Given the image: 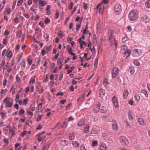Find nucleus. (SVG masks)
I'll list each match as a JSON object with an SVG mask.
<instances>
[{"label":"nucleus","mask_w":150,"mask_h":150,"mask_svg":"<svg viewBox=\"0 0 150 150\" xmlns=\"http://www.w3.org/2000/svg\"><path fill=\"white\" fill-rule=\"evenodd\" d=\"M129 17L131 21L136 20L138 17V11L136 10L131 11L129 15Z\"/></svg>","instance_id":"obj_1"},{"label":"nucleus","mask_w":150,"mask_h":150,"mask_svg":"<svg viewBox=\"0 0 150 150\" xmlns=\"http://www.w3.org/2000/svg\"><path fill=\"white\" fill-rule=\"evenodd\" d=\"M114 9L115 13L116 15L119 14L122 11L121 5L119 4H115L114 6Z\"/></svg>","instance_id":"obj_2"},{"label":"nucleus","mask_w":150,"mask_h":150,"mask_svg":"<svg viewBox=\"0 0 150 150\" xmlns=\"http://www.w3.org/2000/svg\"><path fill=\"white\" fill-rule=\"evenodd\" d=\"M142 53V51L141 50L139 49H136L132 51V54L134 57H138L141 55Z\"/></svg>","instance_id":"obj_3"},{"label":"nucleus","mask_w":150,"mask_h":150,"mask_svg":"<svg viewBox=\"0 0 150 150\" xmlns=\"http://www.w3.org/2000/svg\"><path fill=\"white\" fill-rule=\"evenodd\" d=\"M120 140L122 145H126L129 143L128 139L125 137H121Z\"/></svg>","instance_id":"obj_4"},{"label":"nucleus","mask_w":150,"mask_h":150,"mask_svg":"<svg viewBox=\"0 0 150 150\" xmlns=\"http://www.w3.org/2000/svg\"><path fill=\"white\" fill-rule=\"evenodd\" d=\"M119 69L117 67H114L113 68L111 72L112 76V78H115L118 73Z\"/></svg>","instance_id":"obj_5"},{"label":"nucleus","mask_w":150,"mask_h":150,"mask_svg":"<svg viewBox=\"0 0 150 150\" xmlns=\"http://www.w3.org/2000/svg\"><path fill=\"white\" fill-rule=\"evenodd\" d=\"M104 5L103 4V3L101 2L98 5L96 8L99 10V12L101 13H102L104 9Z\"/></svg>","instance_id":"obj_6"},{"label":"nucleus","mask_w":150,"mask_h":150,"mask_svg":"<svg viewBox=\"0 0 150 150\" xmlns=\"http://www.w3.org/2000/svg\"><path fill=\"white\" fill-rule=\"evenodd\" d=\"M110 45L111 46L115 48V49H116L117 47V41L115 40V39H113L111 40H110Z\"/></svg>","instance_id":"obj_7"},{"label":"nucleus","mask_w":150,"mask_h":150,"mask_svg":"<svg viewBox=\"0 0 150 150\" xmlns=\"http://www.w3.org/2000/svg\"><path fill=\"white\" fill-rule=\"evenodd\" d=\"M112 102L114 106L116 108H117L118 106V103L117 100V98L115 96H114L113 97L112 99Z\"/></svg>","instance_id":"obj_8"},{"label":"nucleus","mask_w":150,"mask_h":150,"mask_svg":"<svg viewBox=\"0 0 150 150\" xmlns=\"http://www.w3.org/2000/svg\"><path fill=\"white\" fill-rule=\"evenodd\" d=\"M114 31L112 30H109L108 31V35L109 36V40H111L113 39H115L114 36Z\"/></svg>","instance_id":"obj_9"},{"label":"nucleus","mask_w":150,"mask_h":150,"mask_svg":"<svg viewBox=\"0 0 150 150\" xmlns=\"http://www.w3.org/2000/svg\"><path fill=\"white\" fill-rule=\"evenodd\" d=\"M100 107V104L98 103L97 105L94 106L93 110L94 112L97 113L99 110Z\"/></svg>","instance_id":"obj_10"},{"label":"nucleus","mask_w":150,"mask_h":150,"mask_svg":"<svg viewBox=\"0 0 150 150\" xmlns=\"http://www.w3.org/2000/svg\"><path fill=\"white\" fill-rule=\"evenodd\" d=\"M112 129L115 131L118 130V126L116 122H115L112 124Z\"/></svg>","instance_id":"obj_11"},{"label":"nucleus","mask_w":150,"mask_h":150,"mask_svg":"<svg viewBox=\"0 0 150 150\" xmlns=\"http://www.w3.org/2000/svg\"><path fill=\"white\" fill-rule=\"evenodd\" d=\"M107 147L106 144L104 143H102L100 146V150H106Z\"/></svg>","instance_id":"obj_12"},{"label":"nucleus","mask_w":150,"mask_h":150,"mask_svg":"<svg viewBox=\"0 0 150 150\" xmlns=\"http://www.w3.org/2000/svg\"><path fill=\"white\" fill-rule=\"evenodd\" d=\"M122 53L124 55V57H125L126 58H127L129 57L131 54V52L129 50L125 52H124Z\"/></svg>","instance_id":"obj_13"},{"label":"nucleus","mask_w":150,"mask_h":150,"mask_svg":"<svg viewBox=\"0 0 150 150\" xmlns=\"http://www.w3.org/2000/svg\"><path fill=\"white\" fill-rule=\"evenodd\" d=\"M85 125V120L84 119H81L77 123L78 125L81 127Z\"/></svg>","instance_id":"obj_14"},{"label":"nucleus","mask_w":150,"mask_h":150,"mask_svg":"<svg viewBox=\"0 0 150 150\" xmlns=\"http://www.w3.org/2000/svg\"><path fill=\"white\" fill-rule=\"evenodd\" d=\"M72 144L73 145V146L74 148H77L79 147L80 144L77 141H72Z\"/></svg>","instance_id":"obj_15"},{"label":"nucleus","mask_w":150,"mask_h":150,"mask_svg":"<svg viewBox=\"0 0 150 150\" xmlns=\"http://www.w3.org/2000/svg\"><path fill=\"white\" fill-rule=\"evenodd\" d=\"M100 97L102 98L105 94V90L102 88L99 92Z\"/></svg>","instance_id":"obj_16"},{"label":"nucleus","mask_w":150,"mask_h":150,"mask_svg":"<svg viewBox=\"0 0 150 150\" xmlns=\"http://www.w3.org/2000/svg\"><path fill=\"white\" fill-rule=\"evenodd\" d=\"M121 50L122 51L125 52L129 50H128V47L125 45H123L121 47Z\"/></svg>","instance_id":"obj_17"},{"label":"nucleus","mask_w":150,"mask_h":150,"mask_svg":"<svg viewBox=\"0 0 150 150\" xmlns=\"http://www.w3.org/2000/svg\"><path fill=\"white\" fill-rule=\"evenodd\" d=\"M84 99V94H82L81 97L77 99V101H79V103L80 102V103H81L83 101Z\"/></svg>","instance_id":"obj_18"},{"label":"nucleus","mask_w":150,"mask_h":150,"mask_svg":"<svg viewBox=\"0 0 150 150\" xmlns=\"http://www.w3.org/2000/svg\"><path fill=\"white\" fill-rule=\"evenodd\" d=\"M142 18L144 21L145 23H148L150 19L149 17L147 16H144Z\"/></svg>","instance_id":"obj_19"},{"label":"nucleus","mask_w":150,"mask_h":150,"mask_svg":"<svg viewBox=\"0 0 150 150\" xmlns=\"http://www.w3.org/2000/svg\"><path fill=\"white\" fill-rule=\"evenodd\" d=\"M128 94L129 93L128 90H125L123 94V98L125 99L126 98Z\"/></svg>","instance_id":"obj_20"},{"label":"nucleus","mask_w":150,"mask_h":150,"mask_svg":"<svg viewBox=\"0 0 150 150\" xmlns=\"http://www.w3.org/2000/svg\"><path fill=\"white\" fill-rule=\"evenodd\" d=\"M138 121L140 124L144 125L146 124V122L142 118L138 119Z\"/></svg>","instance_id":"obj_21"},{"label":"nucleus","mask_w":150,"mask_h":150,"mask_svg":"<svg viewBox=\"0 0 150 150\" xmlns=\"http://www.w3.org/2000/svg\"><path fill=\"white\" fill-rule=\"evenodd\" d=\"M90 129V126L88 125H87L85 127L84 129V132L86 133H87L89 132Z\"/></svg>","instance_id":"obj_22"},{"label":"nucleus","mask_w":150,"mask_h":150,"mask_svg":"<svg viewBox=\"0 0 150 150\" xmlns=\"http://www.w3.org/2000/svg\"><path fill=\"white\" fill-rule=\"evenodd\" d=\"M46 2L44 1L40 0L39 3V5H40L42 6H44L46 4Z\"/></svg>","instance_id":"obj_23"},{"label":"nucleus","mask_w":150,"mask_h":150,"mask_svg":"<svg viewBox=\"0 0 150 150\" xmlns=\"http://www.w3.org/2000/svg\"><path fill=\"white\" fill-rule=\"evenodd\" d=\"M145 5L147 8H150V0H149L145 3Z\"/></svg>","instance_id":"obj_24"},{"label":"nucleus","mask_w":150,"mask_h":150,"mask_svg":"<svg viewBox=\"0 0 150 150\" xmlns=\"http://www.w3.org/2000/svg\"><path fill=\"white\" fill-rule=\"evenodd\" d=\"M98 142L97 140L93 141L92 142V147H95L98 145Z\"/></svg>","instance_id":"obj_25"},{"label":"nucleus","mask_w":150,"mask_h":150,"mask_svg":"<svg viewBox=\"0 0 150 150\" xmlns=\"http://www.w3.org/2000/svg\"><path fill=\"white\" fill-rule=\"evenodd\" d=\"M64 59V57H62V59H58L57 61V63L58 64H62V62H63Z\"/></svg>","instance_id":"obj_26"},{"label":"nucleus","mask_w":150,"mask_h":150,"mask_svg":"<svg viewBox=\"0 0 150 150\" xmlns=\"http://www.w3.org/2000/svg\"><path fill=\"white\" fill-rule=\"evenodd\" d=\"M106 110V107L103 106L101 107L100 109V112L101 113H105Z\"/></svg>","instance_id":"obj_27"},{"label":"nucleus","mask_w":150,"mask_h":150,"mask_svg":"<svg viewBox=\"0 0 150 150\" xmlns=\"http://www.w3.org/2000/svg\"><path fill=\"white\" fill-rule=\"evenodd\" d=\"M134 98L135 100L137 101H139L140 99V96L137 94H136L134 96Z\"/></svg>","instance_id":"obj_28"},{"label":"nucleus","mask_w":150,"mask_h":150,"mask_svg":"<svg viewBox=\"0 0 150 150\" xmlns=\"http://www.w3.org/2000/svg\"><path fill=\"white\" fill-rule=\"evenodd\" d=\"M87 45V44L86 42L84 41H82L80 43L81 48H83V46H86Z\"/></svg>","instance_id":"obj_29"},{"label":"nucleus","mask_w":150,"mask_h":150,"mask_svg":"<svg viewBox=\"0 0 150 150\" xmlns=\"http://www.w3.org/2000/svg\"><path fill=\"white\" fill-rule=\"evenodd\" d=\"M75 137V135L74 133H72L70 134L69 138L70 140H73Z\"/></svg>","instance_id":"obj_30"},{"label":"nucleus","mask_w":150,"mask_h":150,"mask_svg":"<svg viewBox=\"0 0 150 150\" xmlns=\"http://www.w3.org/2000/svg\"><path fill=\"white\" fill-rule=\"evenodd\" d=\"M61 143L63 146H66L68 144V142L66 140H64L62 141Z\"/></svg>","instance_id":"obj_31"},{"label":"nucleus","mask_w":150,"mask_h":150,"mask_svg":"<svg viewBox=\"0 0 150 150\" xmlns=\"http://www.w3.org/2000/svg\"><path fill=\"white\" fill-rule=\"evenodd\" d=\"M98 132L95 128L93 129L91 131V134H96Z\"/></svg>","instance_id":"obj_32"},{"label":"nucleus","mask_w":150,"mask_h":150,"mask_svg":"<svg viewBox=\"0 0 150 150\" xmlns=\"http://www.w3.org/2000/svg\"><path fill=\"white\" fill-rule=\"evenodd\" d=\"M128 40L127 37V35H125L124 37L122 39V41L123 42H125Z\"/></svg>","instance_id":"obj_33"},{"label":"nucleus","mask_w":150,"mask_h":150,"mask_svg":"<svg viewBox=\"0 0 150 150\" xmlns=\"http://www.w3.org/2000/svg\"><path fill=\"white\" fill-rule=\"evenodd\" d=\"M81 21H82V20ZM79 23H80L79 24L76 25V30L77 31H78L81 27V21H80L79 22Z\"/></svg>","instance_id":"obj_34"},{"label":"nucleus","mask_w":150,"mask_h":150,"mask_svg":"<svg viewBox=\"0 0 150 150\" xmlns=\"http://www.w3.org/2000/svg\"><path fill=\"white\" fill-rule=\"evenodd\" d=\"M129 71L130 72L131 74H133L134 72V69L133 68H130L129 69Z\"/></svg>","instance_id":"obj_35"},{"label":"nucleus","mask_w":150,"mask_h":150,"mask_svg":"<svg viewBox=\"0 0 150 150\" xmlns=\"http://www.w3.org/2000/svg\"><path fill=\"white\" fill-rule=\"evenodd\" d=\"M100 19L99 18H98L97 19V28H98L100 26Z\"/></svg>","instance_id":"obj_36"},{"label":"nucleus","mask_w":150,"mask_h":150,"mask_svg":"<svg viewBox=\"0 0 150 150\" xmlns=\"http://www.w3.org/2000/svg\"><path fill=\"white\" fill-rule=\"evenodd\" d=\"M102 138L103 139L107 140L108 139V136L106 134L104 133L102 135Z\"/></svg>","instance_id":"obj_37"},{"label":"nucleus","mask_w":150,"mask_h":150,"mask_svg":"<svg viewBox=\"0 0 150 150\" xmlns=\"http://www.w3.org/2000/svg\"><path fill=\"white\" fill-rule=\"evenodd\" d=\"M133 63L134 65L137 66H139L140 65L139 62L137 60H134Z\"/></svg>","instance_id":"obj_38"},{"label":"nucleus","mask_w":150,"mask_h":150,"mask_svg":"<svg viewBox=\"0 0 150 150\" xmlns=\"http://www.w3.org/2000/svg\"><path fill=\"white\" fill-rule=\"evenodd\" d=\"M141 93H144L146 97H148V93L146 91L144 90H142L141 91Z\"/></svg>","instance_id":"obj_39"},{"label":"nucleus","mask_w":150,"mask_h":150,"mask_svg":"<svg viewBox=\"0 0 150 150\" xmlns=\"http://www.w3.org/2000/svg\"><path fill=\"white\" fill-rule=\"evenodd\" d=\"M16 79L17 81L18 82L20 83L21 81V80L18 75H16Z\"/></svg>","instance_id":"obj_40"},{"label":"nucleus","mask_w":150,"mask_h":150,"mask_svg":"<svg viewBox=\"0 0 150 150\" xmlns=\"http://www.w3.org/2000/svg\"><path fill=\"white\" fill-rule=\"evenodd\" d=\"M22 35V32L21 31H19L17 32V35L19 38L21 37Z\"/></svg>","instance_id":"obj_41"},{"label":"nucleus","mask_w":150,"mask_h":150,"mask_svg":"<svg viewBox=\"0 0 150 150\" xmlns=\"http://www.w3.org/2000/svg\"><path fill=\"white\" fill-rule=\"evenodd\" d=\"M44 22L45 23L48 24L50 22V21L49 18H46Z\"/></svg>","instance_id":"obj_42"},{"label":"nucleus","mask_w":150,"mask_h":150,"mask_svg":"<svg viewBox=\"0 0 150 150\" xmlns=\"http://www.w3.org/2000/svg\"><path fill=\"white\" fill-rule=\"evenodd\" d=\"M98 59L97 58L95 61L94 64V66H95L94 68H95V67H97V66L98 65Z\"/></svg>","instance_id":"obj_43"},{"label":"nucleus","mask_w":150,"mask_h":150,"mask_svg":"<svg viewBox=\"0 0 150 150\" xmlns=\"http://www.w3.org/2000/svg\"><path fill=\"white\" fill-rule=\"evenodd\" d=\"M41 54L42 56H44L46 53V51L44 49H42L41 51Z\"/></svg>","instance_id":"obj_44"},{"label":"nucleus","mask_w":150,"mask_h":150,"mask_svg":"<svg viewBox=\"0 0 150 150\" xmlns=\"http://www.w3.org/2000/svg\"><path fill=\"white\" fill-rule=\"evenodd\" d=\"M12 56V53L11 51H10L8 52L7 57L9 58H11Z\"/></svg>","instance_id":"obj_45"},{"label":"nucleus","mask_w":150,"mask_h":150,"mask_svg":"<svg viewBox=\"0 0 150 150\" xmlns=\"http://www.w3.org/2000/svg\"><path fill=\"white\" fill-rule=\"evenodd\" d=\"M12 103L11 102H7L6 103V106L8 107H10L12 106Z\"/></svg>","instance_id":"obj_46"},{"label":"nucleus","mask_w":150,"mask_h":150,"mask_svg":"<svg viewBox=\"0 0 150 150\" xmlns=\"http://www.w3.org/2000/svg\"><path fill=\"white\" fill-rule=\"evenodd\" d=\"M49 148V145H46L44 146L43 148V150H47Z\"/></svg>","instance_id":"obj_47"},{"label":"nucleus","mask_w":150,"mask_h":150,"mask_svg":"<svg viewBox=\"0 0 150 150\" xmlns=\"http://www.w3.org/2000/svg\"><path fill=\"white\" fill-rule=\"evenodd\" d=\"M52 48V47L50 45L47 46L46 47V53H47Z\"/></svg>","instance_id":"obj_48"},{"label":"nucleus","mask_w":150,"mask_h":150,"mask_svg":"<svg viewBox=\"0 0 150 150\" xmlns=\"http://www.w3.org/2000/svg\"><path fill=\"white\" fill-rule=\"evenodd\" d=\"M23 0H20L18 1V4H17V6H20L23 3Z\"/></svg>","instance_id":"obj_49"},{"label":"nucleus","mask_w":150,"mask_h":150,"mask_svg":"<svg viewBox=\"0 0 150 150\" xmlns=\"http://www.w3.org/2000/svg\"><path fill=\"white\" fill-rule=\"evenodd\" d=\"M60 124V122L58 123L57 125L54 126L53 128L52 129V130H54L55 129V128H57L58 126Z\"/></svg>","instance_id":"obj_50"},{"label":"nucleus","mask_w":150,"mask_h":150,"mask_svg":"<svg viewBox=\"0 0 150 150\" xmlns=\"http://www.w3.org/2000/svg\"><path fill=\"white\" fill-rule=\"evenodd\" d=\"M19 94H17L16 95V99H15V100L16 103H18V101H19Z\"/></svg>","instance_id":"obj_51"},{"label":"nucleus","mask_w":150,"mask_h":150,"mask_svg":"<svg viewBox=\"0 0 150 150\" xmlns=\"http://www.w3.org/2000/svg\"><path fill=\"white\" fill-rule=\"evenodd\" d=\"M74 120V118L72 116H70L68 118V120L70 121Z\"/></svg>","instance_id":"obj_52"},{"label":"nucleus","mask_w":150,"mask_h":150,"mask_svg":"<svg viewBox=\"0 0 150 150\" xmlns=\"http://www.w3.org/2000/svg\"><path fill=\"white\" fill-rule=\"evenodd\" d=\"M73 3L72 2H71L70 3V5H69V9L70 10L72 9V7H73Z\"/></svg>","instance_id":"obj_53"},{"label":"nucleus","mask_w":150,"mask_h":150,"mask_svg":"<svg viewBox=\"0 0 150 150\" xmlns=\"http://www.w3.org/2000/svg\"><path fill=\"white\" fill-rule=\"evenodd\" d=\"M80 150H86L84 145H82L81 146Z\"/></svg>","instance_id":"obj_54"},{"label":"nucleus","mask_w":150,"mask_h":150,"mask_svg":"<svg viewBox=\"0 0 150 150\" xmlns=\"http://www.w3.org/2000/svg\"><path fill=\"white\" fill-rule=\"evenodd\" d=\"M108 84V79H105L103 82V84L105 86Z\"/></svg>","instance_id":"obj_55"},{"label":"nucleus","mask_w":150,"mask_h":150,"mask_svg":"<svg viewBox=\"0 0 150 150\" xmlns=\"http://www.w3.org/2000/svg\"><path fill=\"white\" fill-rule=\"evenodd\" d=\"M9 32L8 31L6 30L4 32V35L5 36H7L9 34Z\"/></svg>","instance_id":"obj_56"},{"label":"nucleus","mask_w":150,"mask_h":150,"mask_svg":"<svg viewBox=\"0 0 150 150\" xmlns=\"http://www.w3.org/2000/svg\"><path fill=\"white\" fill-rule=\"evenodd\" d=\"M25 112V111L23 109H21L19 112V113L21 115H23Z\"/></svg>","instance_id":"obj_57"},{"label":"nucleus","mask_w":150,"mask_h":150,"mask_svg":"<svg viewBox=\"0 0 150 150\" xmlns=\"http://www.w3.org/2000/svg\"><path fill=\"white\" fill-rule=\"evenodd\" d=\"M27 133V132L26 131H23L22 133L21 134V136H24Z\"/></svg>","instance_id":"obj_58"},{"label":"nucleus","mask_w":150,"mask_h":150,"mask_svg":"<svg viewBox=\"0 0 150 150\" xmlns=\"http://www.w3.org/2000/svg\"><path fill=\"white\" fill-rule=\"evenodd\" d=\"M129 104L130 105H133L134 104L133 103V101L131 99H130L129 100Z\"/></svg>","instance_id":"obj_59"},{"label":"nucleus","mask_w":150,"mask_h":150,"mask_svg":"<svg viewBox=\"0 0 150 150\" xmlns=\"http://www.w3.org/2000/svg\"><path fill=\"white\" fill-rule=\"evenodd\" d=\"M88 31V30L87 29H84L83 30V34H87V31Z\"/></svg>","instance_id":"obj_60"},{"label":"nucleus","mask_w":150,"mask_h":150,"mask_svg":"<svg viewBox=\"0 0 150 150\" xmlns=\"http://www.w3.org/2000/svg\"><path fill=\"white\" fill-rule=\"evenodd\" d=\"M11 12V9L10 8H8L7 9L6 13L8 15Z\"/></svg>","instance_id":"obj_61"},{"label":"nucleus","mask_w":150,"mask_h":150,"mask_svg":"<svg viewBox=\"0 0 150 150\" xmlns=\"http://www.w3.org/2000/svg\"><path fill=\"white\" fill-rule=\"evenodd\" d=\"M28 62L29 64L30 65L32 64V60H31L30 59H28Z\"/></svg>","instance_id":"obj_62"},{"label":"nucleus","mask_w":150,"mask_h":150,"mask_svg":"<svg viewBox=\"0 0 150 150\" xmlns=\"http://www.w3.org/2000/svg\"><path fill=\"white\" fill-rule=\"evenodd\" d=\"M4 142L6 144H8L9 143L8 139L7 138L4 139Z\"/></svg>","instance_id":"obj_63"},{"label":"nucleus","mask_w":150,"mask_h":150,"mask_svg":"<svg viewBox=\"0 0 150 150\" xmlns=\"http://www.w3.org/2000/svg\"><path fill=\"white\" fill-rule=\"evenodd\" d=\"M27 103H28V100L26 98H25L23 101V104L24 105H25L27 104Z\"/></svg>","instance_id":"obj_64"}]
</instances>
